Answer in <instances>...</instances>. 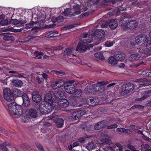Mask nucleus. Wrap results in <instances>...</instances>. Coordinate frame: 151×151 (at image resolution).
<instances>
[{"label": "nucleus", "mask_w": 151, "mask_h": 151, "mask_svg": "<svg viewBox=\"0 0 151 151\" xmlns=\"http://www.w3.org/2000/svg\"><path fill=\"white\" fill-rule=\"evenodd\" d=\"M148 37L146 35L140 34L135 38V41L138 45H140L143 51L146 56L151 54V40H148Z\"/></svg>", "instance_id": "f257e3e1"}, {"label": "nucleus", "mask_w": 151, "mask_h": 151, "mask_svg": "<svg viewBox=\"0 0 151 151\" xmlns=\"http://www.w3.org/2000/svg\"><path fill=\"white\" fill-rule=\"evenodd\" d=\"M124 17L125 18L124 19L120 21L122 28L133 29L137 27L138 24L136 21L132 20L128 22V20H127V19L130 17L128 15L124 16Z\"/></svg>", "instance_id": "f03ea898"}, {"label": "nucleus", "mask_w": 151, "mask_h": 151, "mask_svg": "<svg viewBox=\"0 0 151 151\" xmlns=\"http://www.w3.org/2000/svg\"><path fill=\"white\" fill-rule=\"evenodd\" d=\"M39 109L40 113L43 114H48L52 110L51 104L45 101H42L40 103Z\"/></svg>", "instance_id": "7ed1b4c3"}, {"label": "nucleus", "mask_w": 151, "mask_h": 151, "mask_svg": "<svg viewBox=\"0 0 151 151\" xmlns=\"http://www.w3.org/2000/svg\"><path fill=\"white\" fill-rule=\"evenodd\" d=\"M79 5L76 4L74 6H73L72 9L69 8L65 9L63 12V14L65 16H67L70 14L71 12H73V13L71 14V16H74L79 14L81 13V9Z\"/></svg>", "instance_id": "20e7f679"}, {"label": "nucleus", "mask_w": 151, "mask_h": 151, "mask_svg": "<svg viewBox=\"0 0 151 151\" xmlns=\"http://www.w3.org/2000/svg\"><path fill=\"white\" fill-rule=\"evenodd\" d=\"M74 80L68 81L65 83L64 88L65 91L68 93L72 94L74 92L76 89L74 83Z\"/></svg>", "instance_id": "39448f33"}, {"label": "nucleus", "mask_w": 151, "mask_h": 151, "mask_svg": "<svg viewBox=\"0 0 151 151\" xmlns=\"http://www.w3.org/2000/svg\"><path fill=\"white\" fill-rule=\"evenodd\" d=\"M134 89V85L131 83L125 84L122 87L121 93L126 95L133 91Z\"/></svg>", "instance_id": "423d86ee"}, {"label": "nucleus", "mask_w": 151, "mask_h": 151, "mask_svg": "<svg viewBox=\"0 0 151 151\" xmlns=\"http://www.w3.org/2000/svg\"><path fill=\"white\" fill-rule=\"evenodd\" d=\"M3 95L4 99L7 101L11 102L14 100V97L10 89L8 88L4 89Z\"/></svg>", "instance_id": "0eeeda50"}, {"label": "nucleus", "mask_w": 151, "mask_h": 151, "mask_svg": "<svg viewBox=\"0 0 151 151\" xmlns=\"http://www.w3.org/2000/svg\"><path fill=\"white\" fill-rule=\"evenodd\" d=\"M4 106L7 110L9 114L13 116V110L16 109L17 104L16 103H12L10 104H7L4 103L3 104Z\"/></svg>", "instance_id": "6e6552de"}, {"label": "nucleus", "mask_w": 151, "mask_h": 151, "mask_svg": "<svg viewBox=\"0 0 151 151\" xmlns=\"http://www.w3.org/2000/svg\"><path fill=\"white\" fill-rule=\"evenodd\" d=\"M65 81L62 79H59L56 80L52 85L53 88L55 89L57 88H60L65 86Z\"/></svg>", "instance_id": "1a4fd4ad"}, {"label": "nucleus", "mask_w": 151, "mask_h": 151, "mask_svg": "<svg viewBox=\"0 0 151 151\" xmlns=\"http://www.w3.org/2000/svg\"><path fill=\"white\" fill-rule=\"evenodd\" d=\"M16 106V109L14 110L15 113H13V116H16L17 117H18L23 114V111L22 107L21 106L17 104Z\"/></svg>", "instance_id": "9d476101"}, {"label": "nucleus", "mask_w": 151, "mask_h": 151, "mask_svg": "<svg viewBox=\"0 0 151 151\" xmlns=\"http://www.w3.org/2000/svg\"><path fill=\"white\" fill-rule=\"evenodd\" d=\"M141 56L144 57H145L146 56V54H144V52H142V53L141 55L138 54H132L129 56V60L131 61L138 60L140 59Z\"/></svg>", "instance_id": "9b49d317"}, {"label": "nucleus", "mask_w": 151, "mask_h": 151, "mask_svg": "<svg viewBox=\"0 0 151 151\" xmlns=\"http://www.w3.org/2000/svg\"><path fill=\"white\" fill-rule=\"evenodd\" d=\"M32 99L35 102L40 101L42 100V98L38 92L34 91L32 93Z\"/></svg>", "instance_id": "f8f14e48"}, {"label": "nucleus", "mask_w": 151, "mask_h": 151, "mask_svg": "<svg viewBox=\"0 0 151 151\" xmlns=\"http://www.w3.org/2000/svg\"><path fill=\"white\" fill-rule=\"evenodd\" d=\"M137 82L139 83V85L140 87L147 86L151 84V81H147L145 78L141 79L140 80H138Z\"/></svg>", "instance_id": "ddd939ff"}, {"label": "nucleus", "mask_w": 151, "mask_h": 151, "mask_svg": "<svg viewBox=\"0 0 151 151\" xmlns=\"http://www.w3.org/2000/svg\"><path fill=\"white\" fill-rule=\"evenodd\" d=\"M22 98L23 105L25 107L29 106L30 104V101L26 93H24L22 95Z\"/></svg>", "instance_id": "4468645a"}, {"label": "nucleus", "mask_w": 151, "mask_h": 151, "mask_svg": "<svg viewBox=\"0 0 151 151\" xmlns=\"http://www.w3.org/2000/svg\"><path fill=\"white\" fill-rule=\"evenodd\" d=\"M107 123L105 121H103L99 122L96 124L94 126V129L96 130H99L105 126Z\"/></svg>", "instance_id": "2eb2a0df"}, {"label": "nucleus", "mask_w": 151, "mask_h": 151, "mask_svg": "<svg viewBox=\"0 0 151 151\" xmlns=\"http://www.w3.org/2000/svg\"><path fill=\"white\" fill-rule=\"evenodd\" d=\"M65 93L64 91H56L54 93V95L56 97L61 99L65 95Z\"/></svg>", "instance_id": "dca6fc26"}, {"label": "nucleus", "mask_w": 151, "mask_h": 151, "mask_svg": "<svg viewBox=\"0 0 151 151\" xmlns=\"http://www.w3.org/2000/svg\"><path fill=\"white\" fill-rule=\"evenodd\" d=\"M88 34H84L83 35V42L84 43H89L91 42L92 41V36L91 35L90 36H88V37H87L88 36Z\"/></svg>", "instance_id": "f3484780"}, {"label": "nucleus", "mask_w": 151, "mask_h": 151, "mask_svg": "<svg viewBox=\"0 0 151 151\" xmlns=\"http://www.w3.org/2000/svg\"><path fill=\"white\" fill-rule=\"evenodd\" d=\"M86 49V47L85 45L83 43H79L77 46L76 50L79 52H83L85 51Z\"/></svg>", "instance_id": "a211bd4d"}, {"label": "nucleus", "mask_w": 151, "mask_h": 151, "mask_svg": "<svg viewBox=\"0 0 151 151\" xmlns=\"http://www.w3.org/2000/svg\"><path fill=\"white\" fill-rule=\"evenodd\" d=\"M54 122L55 123L58 127H62L63 125V120L60 118H55L54 119Z\"/></svg>", "instance_id": "6ab92c4d"}, {"label": "nucleus", "mask_w": 151, "mask_h": 151, "mask_svg": "<svg viewBox=\"0 0 151 151\" xmlns=\"http://www.w3.org/2000/svg\"><path fill=\"white\" fill-rule=\"evenodd\" d=\"M96 89V88L94 85H90L87 86L85 89V91L86 93H92L93 91H94Z\"/></svg>", "instance_id": "aec40b11"}, {"label": "nucleus", "mask_w": 151, "mask_h": 151, "mask_svg": "<svg viewBox=\"0 0 151 151\" xmlns=\"http://www.w3.org/2000/svg\"><path fill=\"white\" fill-rule=\"evenodd\" d=\"M82 91L79 89H75L74 92L72 93V95L74 97L79 98L82 95Z\"/></svg>", "instance_id": "412c9836"}, {"label": "nucleus", "mask_w": 151, "mask_h": 151, "mask_svg": "<svg viewBox=\"0 0 151 151\" xmlns=\"http://www.w3.org/2000/svg\"><path fill=\"white\" fill-rule=\"evenodd\" d=\"M108 63L113 65H115L117 64L118 60L116 57L111 56L109 58L108 60Z\"/></svg>", "instance_id": "4be33fe9"}, {"label": "nucleus", "mask_w": 151, "mask_h": 151, "mask_svg": "<svg viewBox=\"0 0 151 151\" xmlns=\"http://www.w3.org/2000/svg\"><path fill=\"white\" fill-rule=\"evenodd\" d=\"M59 104L61 107L65 108L68 106L69 102L67 99H63L60 101Z\"/></svg>", "instance_id": "5701e85b"}, {"label": "nucleus", "mask_w": 151, "mask_h": 151, "mask_svg": "<svg viewBox=\"0 0 151 151\" xmlns=\"http://www.w3.org/2000/svg\"><path fill=\"white\" fill-rule=\"evenodd\" d=\"M118 26L117 22L116 19L111 20L109 23V26L111 29H115Z\"/></svg>", "instance_id": "b1692460"}, {"label": "nucleus", "mask_w": 151, "mask_h": 151, "mask_svg": "<svg viewBox=\"0 0 151 151\" xmlns=\"http://www.w3.org/2000/svg\"><path fill=\"white\" fill-rule=\"evenodd\" d=\"M7 33H2V35H4L3 37V39L6 41H12L14 40V38L13 37L11 36H9L8 35H5L7 34Z\"/></svg>", "instance_id": "393cba45"}, {"label": "nucleus", "mask_w": 151, "mask_h": 151, "mask_svg": "<svg viewBox=\"0 0 151 151\" xmlns=\"http://www.w3.org/2000/svg\"><path fill=\"white\" fill-rule=\"evenodd\" d=\"M28 114L31 117L34 118L36 117L37 116L36 110L33 109H31L29 110Z\"/></svg>", "instance_id": "a878e982"}, {"label": "nucleus", "mask_w": 151, "mask_h": 151, "mask_svg": "<svg viewBox=\"0 0 151 151\" xmlns=\"http://www.w3.org/2000/svg\"><path fill=\"white\" fill-rule=\"evenodd\" d=\"M44 100L46 103H47L50 104L52 102V99L51 95L50 93H47L44 97Z\"/></svg>", "instance_id": "bb28decb"}, {"label": "nucleus", "mask_w": 151, "mask_h": 151, "mask_svg": "<svg viewBox=\"0 0 151 151\" xmlns=\"http://www.w3.org/2000/svg\"><path fill=\"white\" fill-rule=\"evenodd\" d=\"M14 86L18 87H21L22 86L23 83L22 81L18 79L13 80L12 81Z\"/></svg>", "instance_id": "cd10ccee"}, {"label": "nucleus", "mask_w": 151, "mask_h": 151, "mask_svg": "<svg viewBox=\"0 0 151 151\" xmlns=\"http://www.w3.org/2000/svg\"><path fill=\"white\" fill-rule=\"evenodd\" d=\"M96 147V144L93 142H88L86 146L87 149L89 150H93Z\"/></svg>", "instance_id": "c85d7f7f"}, {"label": "nucleus", "mask_w": 151, "mask_h": 151, "mask_svg": "<svg viewBox=\"0 0 151 151\" xmlns=\"http://www.w3.org/2000/svg\"><path fill=\"white\" fill-rule=\"evenodd\" d=\"M90 105L91 106L96 105H98L99 102V100L97 98H94L90 99Z\"/></svg>", "instance_id": "c756f323"}, {"label": "nucleus", "mask_w": 151, "mask_h": 151, "mask_svg": "<svg viewBox=\"0 0 151 151\" xmlns=\"http://www.w3.org/2000/svg\"><path fill=\"white\" fill-rule=\"evenodd\" d=\"M108 83L109 82L108 81H102L98 82L97 83L94 84V85L96 88H97L98 87H104V86Z\"/></svg>", "instance_id": "7c9ffc66"}, {"label": "nucleus", "mask_w": 151, "mask_h": 151, "mask_svg": "<svg viewBox=\"0 0 151 151\" xmlns=\"http://www.w3.org/2000/svg\"><path fill=\"white\" fill-rule=\"evenodd\" d=\"M71 117L74 120L78 119L80 117L78 111H73L72 112Z\"/></svg>", "instance_id": "2f4dec72"}, {"label": "nucleus", "mask_w": 151, "mask_h": 151, "mask_svg": "<svg viewBox=\"0 0 151 151\" xmlns=\"http://www.w3.org/2000/svg\"><path fill=\"white\" fill-rule=\"evenodd\" d=\"M151 93V90L145 92V94L142 97H141L140 98L138 99L139 101H142L144 99L147 98L148 97L150 96L151 95L149 94L150 93Z\"/></svg>", "instance_id": "473e14b6"}, {"label": "nucleus", "mask_w": 151, "mask_h": 151, "mask_svg": "<svg viewBox=\"0 0 151 151\" xmlns=\"http://www.w3.org/2000/svg\"><path fill=\"white\" fill-rule=\"evenodd\" d=\"M73 48L66 49L64 51V55L65 56H69L73 52Z\"/></svg>", "instance_id": "72a5a7b5"}, {"label": "nucleus", "mask_w": 151, "mask_h": 151, "mask_svg": "<svg viewBox=\"0 0 151 151\" xmlns=\"http://www.w3.org/2000/svg\"><path fill=\"white\" fill-rule=\"evenodd\" d=\"M142 0H137L132 3V4L134 6H136L137 5H143L145 4L144 1H142Z\"/></svg>", "instance_id": "f704fd0d"}, {"label": "nucleus", "mask_w": 151, "mask_h": 151, "mask_svg": "<svg viewBox=\"0 0 151 151\" xmlns=\"http://www.w3.org/2000/svg\"><path fill=\"white\" fill-rule=\"evenodd\" d=\"M116 57L118 61H122L124 60L125 58V54L122 53L120 54H119L116 55Z\"/></svg>", "instance_id": "c9c22d12"}, {"label": "nucleus", "mask_w": 151, "mask_h": 151, "mask_svg": "<svg viewBox=\"0 0 151 151\" xmlns=\"http://www.w3.org/2000/svg\"><path fill=\"white\" fill-rule=\"evenodd\" d=\"M94 56L96 58H99L100 60H103L104 59V57L102 53L101 52L95 53L94 54Z\"/></svg>", "instance_id": "e433bc0d"}, {"label": "nucleus", "mask_w": 151, "mask_h": 151, "mask_svg": "<svg viewBox=\"0 0 151 151\" xmlns=\"http://www.w3.org/2000/svg\"><path fill=\"white\" fill-rule=\"evenodd\" d=\"M34 54L35 55L36 58L41 59L42 57L41 56L39 55H42L44 54V53L43 52H40L38 51H36L34 52Z\"/></svg>", "instance_id": "4c0bfd02"}, {"label": "nucleus", "mask_w": 151, "mask_h": 151, "mask_svg": "<svg viewBox=\"0 0 151 151\" xmlns=\"http://www.w3.org/2000/svg\"><path fill=\"white\" fill-rule=\"evenodd\" d=\"M117 129L119 132H122L128 133H130L131 132V131L129 130L122 128H117Z\"/></svg>", "instance_id": "58836bf2"}, {"label": "nucleus", "mask_w": 151, "mask_h": 151, "mask_svg": "<svg viewBox=\"0 0 151 151\" xmlns=\"http://www.w3.org/2000/svg\"><path fill=\"white\" fill-rule=\"evenodd\" d=\"M8 24V22L6 19H0V24L1 25L5 26L7 25Z\"/></svg>", "instance_id": "ea45409f"}, {"label": "nucleus", "mask_w": 151, "mask_h": 151, "mask_svg": "<svg viewBox=\"0 0 151 151\" xmlns=\"http://www.w3.org/2000/svg\"><path fill=\"white\" fill-rule=\"evenodd\" d=\"M52 72L54 74H58V75L59 76L60 75L62 76H65V73L61 71L52 70Z\"/></svg>", "instance_id": "a19ab883"}, {"label": "nucleus", "mask_w": 151, "mask_h": 151, "mask_svg": "<svg viewBox=\"0 0 151 151\" xmlns=\"http://www.w3.org/2000/svg\"><path fill=\"white\" fill-rule=\"evenodd\" d=\"M102 142L107 144H110L111 143V141L110 139L106 138H104L101 140Z\"/></svg>", "instance_id": "79ce46f5"}, {"label": "nucleus", "mask_w": 151, "mask_h": 151, "mask_svg": "<svg viewBox=\"0 0 151 151\" xmlns=\"http://www.w3.org/2000/svg\"><path fill=\"white\" fill-rule=\"evenodd\" d=\"M96 32L98 33L97 35H98L101 36L102 37H104L105 35V32L104 30L102 29L97 30Z\"/></svg>", "instance_id": "37998d69"}, {"label": "nucleus", "mask_w": 151, "mask_h": 151, "mask_svg": "<svg viewBox=\"0 0 151 151\" xmlns=\"http://www.w3.org/2000/svg\"><path fill=\"white\" fill-rule=\"evenodd\" d=\"M22 120L24 122H28L29 121L30 119L28 116H26L22 117Z\"/></svg>", "instance_id": "c03bdc74"}, {"label": "nucleus", "mask_w": 151, "mask_h": 151, "mask_svg": "<svg viewBox=\"0 0 151 151\" xmlns=\"http://www.w3.org/2000/svg\"><path fill=\"white\" fill-rule=\"evenodd\" d=\"M114 43L113 41H107L105 44V45L107 47H110L112 46Z\"/></svg>", "instance_id": "a18cd8bd"}, {"label": "nucleus", "mask_w": 151, "mask_h": 151, "mask_svg": "<svg viewBox=\"0 0 151 151\" xmlns=\"http://www.w3.org/2000/svg\"><path fill=\"white\" fill-rule=\"evenodd\" d=\"M19 20L17 19H11L10 20V23L13 24H17L19 23Z\"/></svg>", "instance_id": "49530a36"}, {"label": "nucleus", "mask_w": 151, "mask_h": 151, "mask_svg": "<svg viewBox=\"0 0 151 151\" xmlns=\"http://www.w3.org/2000/svg\"><path fill=\"white\" fill-rule=\"evenodd\" d=\"M115 145L118 147L119 151H123V147L120 144L117 143L115 144Z\"/></svg>", "instance_id": "de8ad7c7"}, {"label": "nucleus", "mask_w": 151, "mask_h": 151, "mask_svg": "<svg viewBox=\"0 0 151 151\" xmlns=\"http://www.w3.org/2000/svg\"><path fill=\"white\" fill-rule=\"evenodd\" d=\"M0 148L3 151H9L7 148L4 146L3 144H0Z\"/></svg>", "instance_id": "09e8293b"}, {"label": "nucleus", "mask_w": 151, "mask_h": 151, "mask_svg": "<svg viewBox=\"0 0 151 151\" xmlns=\"http://www.w3.org/2000/svg\"><path fill=\"white\" fill-rule=\"evenodd\" d=\"M45 16L43 14H41L40 15H38L37 17V18L38 19H40V21H43L45 19Z\"/></svg>", "instance_id": "8fccbe9b"}, {"label": "nucleus", "mask_w": 151, "mask_h": 151, "mask_svg": "<svg viewBox=\"0 0 151 151\" xmlns=\"http://www.w3.org/2000/svg\"><path fill=\"white\" fill-rule=\"evenodd\" d=\"M78 111L80 117L81 116L85 115L86 113V111L84 110H79Z\"/></svg>", "instance_id": "3c124183"}, {"label": "nucleus", "mask_w": 151, "mask_h": 151, "mask_svg": "<svg viewBox=\"0 0 151 151\" xmlns=\"http://www.w3.org/2000/svg\"><path fill=\"white\" fill-rule=\"evenodd\" d=\"M97 87L98 88V89L96 88V90L101 93L103 92L105 90V87Z\"/></svg>", "instance_id": "603ef678"}, {"label": "nucleus", "mask_w": 151, "mask_h": 151, "mask_svg": "<svg viewBox=\"0 0 151 151\" xmlns=\"http://www.w3.org/2000/svg\"><path fill=\"white\" fill-rule=\"evenodd\" d=\"M53 50H62L63 47L61 46H59L56 47H53Z\"/></svg>", "instance_id": "864d4df0"}, {"label": "nucleus", "mask_w": 151, "mask_h": 151, "mask_svg": "<svg viewBox=\"0 0 151 151\" xmlns=\"http://www.w3.org/2000/svg\"><path fill=\"white\" fill-rule=\"evenodd\" d=\"M52 31H50L46 34L45 37L47 38L52 37Z\"/></svg>", "instance_id": "5fc2aeb1"}, {"label": "nucleus", "mask_w": 151, "mask_h": 151, "mask_svg": "<svg viewBox=\"0 0 151 151\" xmlns=\"http://www.w3.org/2000/svg\"><path fill=\"white\" fill-rule=\"evenodd\" d=\"M150 146L148 144H146L144 145L145 151H151V150L150 149Z\"/></svg>", "instance_id": "6e6d98bb"}, {"label": "nucleus", "mask_w": 151, "mask_h": 151, "mask_svg": "<svg viewBox=\"0 0 151 151\" xmlns=\"http://www.w3.org/2000/svg\"><path fill=\"white\" fill-rule=\"evenodd\" d=\"M34 38L32 36H29L25 39L24 42H28L30 40Z\"/></svg>", "instance_id": "4d7b16f0"}, {"label": "nucleus", "mask_w": 151, "mask_h": 151, "mask_svg": "<svg viewBox=\"0 0 151 151\" xmlns=\"http://www.w3.org/2000/svg\"><path fill=\"white\" fill-rule=\"evenodd\" d=\"M117 126L116 124H114L108 126L107 128L108 129L115 128H116Z\"/></svg>", "instance_id": "13d9d810"}, {"label": "nucleus", "mask_w": 151, "mask_h": 151, "mask_svg": "<svg viewBox=\"0 0 151 151\" xmlns=\"http://www.w3.org/2000/svg\"><path fill=\"white\" fill-rule=\"evenodd\" d=\"M128 147L131 151H139L138 150H137L134 147L131 145H128Z\"/></svg>", "instance_id": "bf43d9fd"}, {"label": "nucleus", "mask_w": 151, "mask_h": 151, "mask_svg": "<svg viewBox=\"0 0 151 151\" xmlns=\"http://www.w3.org/2000/svg\"><path fill=\"white\" fill-rule=\"evenodd\" d=\"M37 82L39 84L41 83L42 82V81L41 79V78L39 76L36 77V78Z\"/></svg>", "instance_id": "052dcab7"}, {"label": "nucleus", "mask_w": 151, "mask_h": 151, "mask_svg": "<svg viewBox=\"0 0 151 151\" xmlns=\"http://www.w3.org/2000/svg\"><path fill=\"white\" fill-rule=\"evenodd\" d=\"M37 146L40 151H45V150L41 145L38 144L37 145Z\"/></svg>", "instance_id": "680f3d73"}, {"label": "nucleus", "mask_w": 151, "mask_h": 151, "mask_svg": "<svg viewBox=\"0 0 151 151\" xmlns=\"http://www.w3.org/2000/svg\"><path fill=\"white\" fill-rule=\"evenodd\" d=\"M86 127H83V129L84 130L89 131L90 130V129L91 128V127H90L89 126H86Z\"/></svg>", "instance_id": "e2e57ef3"}, {"label": "nucleus", "mask_w": 151, "mask_h": 151, "mask_svg": "<svg viewBox=\"0 0 151 151\" xmlns=\"http://www.w3.org/2000/svg\"><path fill=\"white\" fill-rule=\"evenodd\" d=\"M142 138L143 139L145 140H147L149 142H151V139L148 137L144 135H143L142 137Z\"/></svg>", "instance_id": "0e129e2a"}, {"label": "nucleus", "mask_w": 151, "mask_h": 151, "mask_svg": "<svg viewBox=\"0 0 151 151\" xmlns=\"http://www.w3.org/2000/svg\"><path fill=\"white\" fill-rule=\"evenodd\" d=\"M58 32L57 31H52V34L53 35H52V37H57L58 35Z\"/></svg>", "instance_id": "69168bd1"}, {"label": "nucleus", "mask_w": 151, "mask_h": 151, "mask_svg": "<svg viewBox=\"0 0 151 151\" xmlns=\"http://www.w3.org/2000/svg\"><path fill=\"white\" fill-rule=\"evenodd\" d=\"M33 22H32L30 23H29L26 24V27L28 28H30L32 27L33 25Z\"/></svg>", "instance_id": "338daca9"}, {"label": "nucleus", "mask_w": 151, "mask_h": 151, "mask_svg": "<svg viewBox=\"0 0 151 151\" xmlns=\"http://www.w3.org/2000/svg\"><path fill=\"white\" fill-rule=\"evenodd\" d=\"M78 140L81 143H84L85 140V138H80Z\"/></svg>", "instance_id": "774afa93"}]
</instances>
